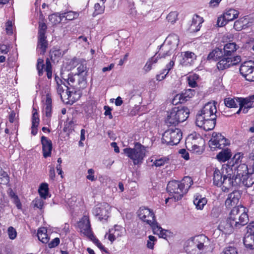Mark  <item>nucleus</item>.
Returning <instances> with one entry per match:
<instances>
[{"mask_svg": "<svg viewBox=\"0 0 254 254\" xmlns=\"http://www.w3.org/2000/svg\"><path fill=\"white\" fill-rule=\"evenodd\" d=\"M185 249L187 254H206L211 249V242L204 235L195 236L188 240Z\"/></svg>", "mask_w": 254, "mask_h": 254, "instance_id": "f257e3e1", "label": "nucleus"}, {"mask_svg": "<svg viewBox=\"0 0 254 254\" xmlns=\"http://www.w3.org/2000/svg\"><path fill=\"white\" fill-rule=\"evenodd\" d=\"M193 182L190 177H185L181 181L173 180L170 181L167 187V190L170 195L175 201L182 198L187 193L188 190L192 185Z\"/></svg>", "mask_w": 254, "mask_h": 254, "instance_id": "f03ea898", "label": "nucleus"}, {"mask_svg": "<svg viewBox=\"0 0 254 254\" xmlns=\"http://www.w3.org/2000/svg\"><path fill=\"white\" fill-rule=\"evenodd\" d=\"M123 151L127 156L131 159L133 164L140 165L142 163L145 156V147L139 142L134 144L133 148L128 147L123 149Z\"/></svg>", "mask_w": 254, "mask_h": 254, "instance_id": "7ed1b4c3", "label": "nucleus"}, {"mask_svg": "<svg viewBox=\"0 0 254 254\" xmlns=\"http://www.w3.org/2000/svg\"><path fill=\"white\" fill-rule=\"evenodd\" d=\"M229 218L236 228L247 224L249 221L245 208L243 206L234 207L230 213Z\"/></svg>", "mask_w": 254, "mask_h": 254, "instance_id": "20e7f679", "label": "nucleus"}, {"mask_svg": "<svg viewBox=\"0 0 254 254\" xmlns=\"http://www.w3.org/2000/svg\"><path fill=\"white\" fill-rule=\"evenodd\" d=\"M182 138V132L178 128H170L162 135V141L170 145H177Z\"/></svg>", "mask_w": 254, "mask_h": 254, "instance_id": "39448f33", "label": "nucleus"}, {"mask_svg": "<svg viewBox=\"0 0 254 254\" xmlns=\"http://www.w3.org/2000/svg\"><path fill=\"white\" fill-rule=\"evenodd\" d=\"M138 216L140 219L149 225L151 227L157 222L152 210L148 208L140 207L138 211Z\"/></svg>", "mask_w": 254, "mask_h": 254, "instance_id": "423d86ee", "label": "nucleus"}, {"mask_svg": "<svg viewBox=\"0 0 254 254\" xmlns=\"http://www.w3.org/2000/svg\"><path fill=\"white\" fill-rule=\"evenodd\" d=\"M217 109L215 102H209L205 104L202 109L198 111L196 115H201L204 119H216Z\"/></svg>", "mask_w": 254, "mask_h": 254, "instance_id": "0eeeda50", "label": "nucleus"}, {"mask_svg": "<svg viewBox=\"0 0 254 254\" xmlns=\"http://www.w3.org/2000/svg\"><path fill=\"white\" fill-rule=\"evenodd\" d=\"M241 74L250 81H254V62L247 61L242 64L240 67Z\"/></svg>", "mask_w": 254, "mask_h": 254, "instance_id": "6e6552de", "label": "nucleus"}, {"mask_svg": "<svg viewBox=\"0 0 254 254\" xmlns=\"http://www.w3.org/2000/svg\"><path fill=\"white\" fill-rule=\"evenodd\" d=\"M209 146L212 149H223L229 144L228 140L221 134L213 132L212 137L209 141Z\"/></svg>", "mask_w": 254, "mask_h": 254, "instance_id": "1a4fd4ad", "label": "nucleus"}, {"mask_svg": "<svg viewBox=\"0 0 254 254\" xmlns=\"http://www.w3.org/2000/svg\"><path fill=\"white\" fill-rule=\"evenodd\" d=\"M77 70V72L75 74L74 76H77L78 77L79 88L84 89L87 85V76L88 75V70L85 62L78 65Z\"/></svg>", "mask_w": 254, "mask_h": 254, "instance_id": "9d476101", "label": "nucleus"}, {"mask_svg": "<svg viewBox=\"0 0 254 254\" xmlns=\"http://www.w3.org/2000/svg\"><path fill=\"white\" fill-rule=\"evenodd\" d=\"M65 88L64 91L60 95L61 100L66 103L72 104L79 97H76V91L72 87L68 86L65 83H64Z\"/></svg>", "mask_w": 254, "mask_h": 254, "instance_id": "9b49d317", "label": "nucleus"}, {"mask_svg": "<svg viewBox=\"0 0 254 254\" xmlns=\"http://www.w3.org/2000/svg\"><path fill=\"white\" fill-rule=\"evenodd\" d=\"M216 120L212 118L204 119L201 115L196 116L195 124L197 126L206 131L213 129L216 124Z\"/></svg>", "mask_w": 254, "mask_h": 254, "instance_id": "f8f14e48", "label": "nucleus"}, {"mask_svg": "<svg viewBox=\"0 0 254 254\" xmlns=\"http://www.w3.org/2000/svg\"><path fill=\"white\" fill-rule=\"evenodd\" d=\"M254 95L246 98H238L237 101L239 102L240 109L237 112V114H239L242 111L245 114L247 113L248 109L254 107Z\"/></svg>", "mask_w": 254, "mask_h": 254, "instance_id": "ddd939ff", "label": "nucleus"}, {"mask_svg": "<svg viewBox=\"0 0 254 254\" xmlns=\"http://www.w3.org/2000/svg\"><path fill=\"white\" fill-rule=\"evenodd\" d=\"M78 226L80 229V232L84 235L91 238L93 237L92 232L91 229V225L89 218L87 216H83L81 220L78 223Z\"/></svg>", "mask_w": 254, "mask_h": 254, "instance_id": "4468645a", "label": "nucleus"}, {"mask_svg": "<svg viewBox=\"0 0 254 254\" xmlns=\"http://www.w3.org/2000/svg\"><path fill=\"white\" fill-rule=\"evenodd\" d=\"M238 186H241L240 181L239 178H235L234 175L231 177L230 174L228 175V176L225 175L223 177L222 181V186L224 188V191H228L233 187Z\"/></svg>", "mask_w": 254, "mask_h": 254, "instance_id": "2eb2a0df", "label": "nucleus"}, {"mask_svg": "<svg viewBox=\"0 0 254 254\" xmlns=\"http://www.w3.org/2000/svg\"><path fill=\"white\" fill-rule=\"evenodd\" d=\"M41 141L42 145L43 156L45 158L51 156L53 148L52 141L47 137L42 136L41 138Z\"/></svg>", "mask_w": 254, "mask_h": 254, "instance_id": "dca6fc26", "label": "nucleus"}, {"mask_svg": "<svg viewBox=\"0 0 254 254\" xmlns=\"http://www.w3.org/2000/svg\"><path fill=\"white\" fill-rule=\"evenodd\" d=\"M93 214L100 220H106L108 218V212L104 205H97L92 210Z\"/></svg>", "mask_w": 254, "mask_h": 254, "instance_id": "f3484780", "label": "nucleus"}, {"mask_svg": "<svg viewBox=\"0 0 254 254\" xmlns=\"http://www.w3.org/2000/svg\"><path fill=\"white\" fill-rule=\"evenodd\" d=\"M181 55L182 59L180 60V64L185 66L191 65L196 58L195 54L190 51L183 52Z\"/></svg>", "mask_w": 254, "mask_h": 254, "instance_id": "a211bd4d", "label": "nucleus"}, {"mask_svg": "<svg viewBox=\"0 0 254 254\" xmlns=\"http://www.w3.org/2000/svg\"><path fill=\"white\" fill-rule=\"evenodd\" d=\"M174 109L176 114L175 116H177L179 123L184 122L189 117L190 111L187 107H183L180 108L175 107Z\"/></svg>", "mask_w": 254, "mask_h": 254, "instance_id": "6ab92c4d", "label": "nucleus"}, {"mask_svg": "<svg viewBox=\"0 0 254 254\" xmlns=\"http://www.w3.org/2000/svg\"><path fill=\"white\" fill-rule=\"evenodd\" d=\"M240 197V195L238 191H234L230 193L225 201L226 206L230 208L236 205L239 201Z\"/></svg>", "mask_w": 254, "mask_h": 254, "instance_id": "aec40b11", "label": "nucleus"}, {"mask_svg": "<svg viewBox=\"0 0 254 254\" xmlns=\"http://www.w3.org/2000/svg\"><path fill=\"white\" fill-rule=\"evenodd\" d=\"M219 227L220 230L226 234L232 233L234 228H236L235 224L232 223L229 217L226 221L221 222L219 225Z\"/></svg>", "mask_w": 254, "mask_h": 254, "instance_id": "412c9836", "label": "nucleus"}, {"mask_svg": "<svg viewBox=\"0 0 254 254\" xmlns=\"http://www.w3.org/2000/svg\"><path fill=\"white\" fill-rule=\"evenodd\" d=\"M224 176L225 175L224 174V169L223 168L220 170L217 168H215L213 174V184L218 187L222 186V181Z\"/></svg>", "mask_w": 254, "mask_h": 254, "instance_id": "4be33fe9", "label": "nucleus"}, {"mask_svg": "<svg viewBox=\"0 0 254 254\" xmlns=\"http://www.w3.org/2000/svg\"><path fill=\"white\" fill-rule=\"evenodd\" d=\"M153 234L158 235L159 238L166 239L168 236L170 232L165 229H163L157 222L151 227Z\"/></svg>", "mask_w": 254, "mask_h": 254, "instance_id": "5701e85b", "label": "nucleus"}, {"mask_svg": "<svg viewBox=\"0 0 254 254\" xmlns=\"http://www.w3.org/2000/svg\"><path fill=\"white\" fill-rule=\"evenodd\" d=\"M195 91L193 89H188L185 90L180 94H178L176 98H178L180 102H184L188 101L194 96Z\"/></svg>", "mask_w": 254, "mask_h": 254, "instance_id": "b1692460", "label": "nucleus"}, {"mask_svg": "<svg viewBox=\"0 0 254 254\" xmlns=\"http://www.w3.org/2000/svg\"><path fill=\"white\" fill-rule=\"evenodd\" d=\"M203 22L202 17L195 14L192 19V22L190 26V30L194 32H197L199 30L201 25Z\"/></svg>", "mask_w": 254, "mask_h": 254, "instance_id": "393cba45", "label": "nucleus"}, {"mask_svg": "<svg viewBox=\"0 0 254 254\" xmlns=\"http://www.w3.org/2000/svg\"><path fill=\"white\" fill-rule=\"evenodd\" d=\"M249 174L247 165L245 164H241L237 167L236 174L234 176L235 178H239L241 183V180L244 178V176Z\"/></svg>", "mask_w": 254, "mask_h": 254, "instance_id": "a878e982", "label": "nucleus"}, {"mask_svg": "<svg viewBox=\"0 0 254 254\" xmlns=\"http://www.w3.org/2000/svg\"><path fill=\"white\" fill-rule=\"evenodd\" d=\"M48 43L46 36H38V41L37 49L40 50V54L44 55L48 48Z\"/></svg>", "mask_w": 254, "mask_h": 254, "instance_id": "bb28decb", "label": "nucleus"}, {"mask_svg": "<svg viewBox=\"0 0 254 254\" xmlns=\"http://www.w3.org/2000/svg\"><path fill=\"white\" fill-rule=\"evenodd\" d=\"M174 50H175V49H172L169 45L164 43L161 46L158 52V54L159 56H160V58H165L167 56H170Z\"/></svg>", "mask_w": 254, "mask_h": 254, "instance_id": "cd10ccee", "label": "nucleus"}, {"mask_svg": "<svg viewBox=\"0 0 254 254\" xmlns=\"http://www.w3.org/2000/svg\"><path fill=\"white\" fill-rule=\"evenodd\" d=\"M238 46L235 43H229L224 46L223 50L225 56L230 57L237 50Z\"/></svg>", "mask_w": 254, "mask_h": 254, "instance_id": "c85d7f7f", "label": "nucleus"}, {"mask_svg": "<svg viewBox=\"0 0 254 254\" xmlns=\"http://www.w3.org/2000/svg\"><path fill=\"white\" fill-rule=\"evenodd\" d=\"M224 56L223 49L217 48L209 54L207 59L219 61Z\"/></svg>", "mask_w": 254, "mask_h": 254, "instance_id": "c756f323", "label": "nucleus"}, {"mask_svg": "<svg viewBox=\"0 0 254 254\" xmlns=\"http://www.w3.org/2000/svg\"><path fill=\"white\" fill-rule=\"evenodd\" d=\"M232 156V153L230 149H222L216 156V158L220 162H225L228 160Z\"/></svg>", "mask_w": 254, "mask_h": 254, "instance_id": "7c9ffc66", "label": "nucleus"}, {"mask_svg": "<svg viewBox=\"0 0 254 254\" xmlns=\"http://www.w3.org/2000/svg\"><path fill=\"white\" fill-rule=\"evenodd\" d=\"M166 42V44L169 45L172 49L175 50L179 45V38L175 34H171L167 37Z\"/></svg>", "mask_w": 254, "mask_h": 254, "instance_id": "2f4dec72", "label": "nucleus"}, {"mask_svg": "<svg viewBox=\"0 0 254 254\" xmlns=\"http://www.w3.org/2000/svg\"><path fill=\"white\" fill-rule=\"evenodd\" d=\"M231 61H230L229 57L224 56L217 64V66L219 70H224L232 66Z\"/></svg>", "mask_w": 254, "mask_h": 254, "instance_id": "473e14b6", "label": "nucleus"}, {"mask_svg": "<svg viewBox=\"0 0 254 254\" xmlns=\"http://www.w3.org/2000/svg\"><path fill=\"white\" fill-rule=\"evenodd\" d=\"M175 110L173 109V110L168 114L167 118L165 121L166 124L168 126L170 125H176L178 124L179 121L177 120V116H175Z\"/></svg>", "mask_w": 254, "mask_h": 254, "instance_id": "72a5a7b5", "label": "nucleus"}, {"mask_svg": "<svg viewBox=\"0 0 254 254\" xmlns=\"http://www.w3.org/2000/svg\"><path fill=\"white\" fill-rule=\"evenodd\" d=\"M244 244L251 250L254 249V235L246 233L244 238Z\"/></svg>", "mask_w": 254, "mask_h": 254, "instance_id": "f704fd0d", "label": "nucleus"}, {"mask_svg": "<svg viewBox=\"0 0 254 254\" xmlns=\"http://www.w3.org/2000/svg\"><path fill=\"white\" fill-rule=\"evenodd\" d=\"M37 237L39 240L43 243L46 244L49 241V238L47 234V230L45 228H41L38 230Z\"/></svg>", "mask_w": 254, "mask_h": 254, "instance_id": "c9c22d12", "label": "nucleus"}, {"mask_svg": "<svg viewBox=\"0 0 254 254\" xmlns=\"http://www.w3.org/2000/svg\"><path fill=\"white\" fill-rule=\"evenodd\" d=\"M207 200L205 197H202L201 195H197L193 200V203L198 209L201 210L207 203Z\"/></svg>", "mask_w": 254, "mask_h": 254, "instance_id": "e433bc0d", "label": "nucleus"}, {"mask_svg": "<svg viewBox=\"0 0 254 254\" xmlns=\"http://www.w3.org/2000/svg\"><path fill=\"white\" fill-rule=\"evenodd\" d=\"M254 184V174H249L241 180V185L250 187Z\"/></svg>", "mask_w": 254, "mask_h": 254, "instance_id": "4c0bfd02", "label": "nucleus"}, {"mask_svg": "<svg viewBox=\"0 0 254 254\" xmlns=\"http://www.w3.org/2000/svg\"><path fill=\"white\" fill-rule=\"evenodd\" d=\"M239 12L234 9H230L227 10L223 15L228 21H232L238 17Z\"/></svg>", "mask_w": 254, "mask_h": 254, "instance_id": "58836bf2", "label": "nucleus"}, {"mask_svg": "<svg viewBox=\"0 0 254 254\" xmlns=\"http://www.w3.org/2000/svg\"><path fill=\"white\" fill-rule=\"evenodd\" d=\"M52 99L51 97L47 95L46 97V102L44 105V111L45 112L46 117L49 118L52 115Z\"/></svg>", "mask_w": 254, "mask_h": 254, "instance_id": "ea45409f", "label": "nucleus"}, {"mask_svg": "<svg viewBox=\"0 0 254 254\" xmlns=\"http://www.w3.org/2000/svg\"><path fill=\"white\" fill-rule=\"evenodd\" d=\"M79 16V13L77 12L69 11L64 13H60V17L65 18L66 20H72L77 18Z\"/></svg>", "mask_w": 254, "mask_h": 254, "instance_id": "a19ab883", "label": "nucleus"}, {"mask_svg": "<svg viewBox=\"0 0 254 254\" xmlns=\"http://www.w3.org/2000/svg\"><path fill=\"white\" fill-rule=\"evenodd\" d=\"M55 79L57 83V92L60 95H61V94L65 90V88L64 86V83L65 82H64L62 79H60L58 76H56Z\"/></svg>", "mask_w": 254, "mask_h": 254, "instance_id": "79ce46f5", "label": "nucleus"}, {"mask_svg": "<svg viewBox=\"0 0 254 254\" xmlns=\"http://www.w3.org/2000/svg\"><path fill=\"white\" fill-rule=\"evenodd\" d=\"M48 185L47 183H42L39 189V193L41 197L46 199L48 195Z\"/></svg>", "mask_w": 254, "mask_h": 254, "instance_id": "37998d69", "label": "nucleus"}, {"mask_svg": "<svg viewBox=\"0 0 254 254\" xmlns=\"http://www.w3.org/2000/svg\"><path fill=\"white\" fill-rule=\"evenodd\" d=\"M247 21L246 18H241L236 20L234 24V28L237 31H240L244 28Z\"/></svg>", "mask_w": 254, "mask_h": 254, "instance_id": "c03bdc74", "label": "nucleus"}, {"mask_svg": "<svg viewBox=\"0 0 254 254\" xmlns=\"http://www.w3.org/2000/svg\"><path fill=\"white\" fill-rule=\"evenodd\" d=\"M9 182V177L7 173L0 168V184L7 185Z\"/></svg>", "mask_w": 254, "mask_h": 254, "instance_id": "a18cd8bd", "label": "nucleus"}, {"mask_svg": "<svg viewBox=\"0 0 254 254\" xmlns=\"http://www.w3.org/2000/svg\"><path fill=\"white\" fill-rule=\"evenodd\" d=\"M237 99H236L235 101L234 99L227 98L225 99L224 103L225 105L228 107L234 108L237 106V104H239V102L237 101Z\"/></svg>", "mask_w": 254, "mask_h": 254, "instance_id": "49530a36", "label": "nucleus"}, {"mask_svg": "<svg viewBox=\"0 0 254 254\" xmlns=\"http://www.w3.org/2000/svg\"><path fill=\"white\" fill-rule=\"evenodd\" d=\"M125 232V229L120 226H115V229L113 231V234L115 235L117 238L122 236Z\"/></svg>", "mask_w": 254, "mask_h": 254, "instance_id": "de8ad7c7", "label": "nucleus"}, {"mask_svg": "<svg viewBox=\"0 0 254 254\" xmlns=\"http://www.w3.org/2000/svg\"><path fill=\"white\" fill-rule=\"evenodd\" d=\"M58 14H52L49 16V19L52 23L56 24L62 20V18L60 17V13H59V15H58Z\"/></svg>", "mask_w": 254, "mask_h": 254, "instance_id": "09e8293b", "label": "nucleus"}, {"mask_svg": "<svg viewBox=\"0 0 254 254\" xmlns=\"http://www.w3.org/2000/svg\"><path fill=\"white\" fill-rule=\"evenodd\" d=\"M45 66L44 64V60L42 59H38L37 64V69L38 71V74L41 76L43 73V68Z\"/></svg>", "mask_w": 254, "mask_h": 254, "instance_id": "8fccbe9b", "label": "nucleus"}, {"mask_svg": "<svg viewBox=\"0 0 254 254\" xmlns=\"http://www.w3.org/2000/svg\"><path fill=\"white\" fill-rule=\"evenodd\" d=\"M221 254H238V252L235 247L228 246L224 249Z\"/></svg>", "mask_w": 254, "mask_h": 254, "instance_id": "3c124183", "label": "nucleus"}, {"mask_svg": "<svg viewBox=\"0 0 254 254\" xmlns=\"http://www.w3.org/2000/svg\"><path fill=\"white\" fill-rule=\"evenodd\" d=\"M186 144L187 145V147H188L189 149H190L193 152L199 154L202 152L200 147L195 144H192L191 143L190 144L189 142H188L186 143Z\"/></svg>", "mask_w": 254, "mask_h": 254, "instance_id": "603ef678", "label": "nucleus"}, {"mask_svg": "<svg viewBox=\"0 0 254 254\" xmlns=\"http://www.w3.org/2000/svg\"><path fill=\"white\" fill-rule=\"evenodd\" d=\"M75 76L74 75L69 74L67 78H64V77H62V78L64 80V82L66 85L68 84L70 86V87H72V86H74L73 84L74 83L75 80Z\"/></svg>", "mask_w": 254, "mask_h": 254, "instance_id": "864d4df0", "label": "nucleus"}, {"mask_svg": "<svg viewBox=\"0 0 254 254\" xmlns=\"http://www.w3.org/2000/svg\"><path fill=\"white\" fill-rule=\"evenodd\" d=\"M178 15L177 11H172L167 15V19L171 23H174L177 20Z\"/></svg>", "mask_w": 254, "mask_h": 254, "instance_id": "5fc2aeb1", "label": "nucleus"}, {"mask_svg": "<svg viewBox=\"0 0 254 254\" xmlns=\"http://www.w3.org/2000/svg\"><path fill=\"white\" fill-rule=\"evenodd\" d=\"M169 159L167 158H161L158 159H156L153 162V165L156 167H161L163 166L166 163H168Z\"/></svg>", "mask_w": 254, "mask_h": 254, "instance_id": "6e6d98bb", "label": "nucleus"}, {"mask_svg": "<svg viewBox=\"0 0 254 254\" xmlns=\"http://www.w3.org/2000/svg\"><path fill=\"white\" fill-rule=\"evenodd\" d=\"M7 234L9 238L11 240L15 239L17 236V232L15 229L12 226L8 228Z\"/></svg>", "mask_w": 254, "mask_h": 254, "instance_id": "4d7b16f0", "label": "nucleus"}, {"mask_svg": "<svg viewBox=\"0 0 254 254\" xmlns=\"http://www.w3.org/2000/svg\"><path fill=\"white\" fill-rule=\"evenodd\" d=\"M33 111H35V112H34L32 114V125H33V126H38L39 118L38 117V113L34 109Z\"/></svg>", "mask_w": 254, "mask_h": 254, "instance_id": "13d9d810", "label": "nucleus"}, {"mask_svg": "<svg viewBox=\"0 0 254 254\" xmlns=\"http://www.w3.org/2000/svg\"><path fill=\"white\" fill-rule=\"evenodd\" d=\"M32 203H33L34 207H36L39 209H42L44 204V201L43 199L41 198H35L32 201Z\"/></svg>", "mask_w": 254, "mask_h": 254, "instance_id": "bf43d9fd", "label": "nucleus"}, {"mask_svg": "<svg viewBox=\"0 0 254 254\" xmlns=\"http://www.w3.org/2000/svg\"><path fill=\"white\" fill-rule=\"evenodd\" d=\"M50 56L51 60L55 61L61 56V52L59 50L51 51Z\"/></svg>", "mask_w": 254, "mask_h": 254, "instance_id": "052dcab7", "label": "nucleus"}, {"mask_svg": "<svg viewBox=\"0 0 254 254\" xmlns=\"http://www.w3.org/2000/svg\"><path fill=\"white\" fill-rule=\"evenodd\" d=\"M47 25L45 23H40L39 26L38 36H45Z\"/></svg>", "mask_w": 254, "mask_h": 254, "instance_id": "680f3d73", "label": "nucleus"}, {"mask_svg": "<svg viewBox=\"0 0 254 254\" xmlns=\"http://www.w3.org/2000/svg\"><path fill=\"white\" fill-rule=\"evenodd\" d=\"M149 240L147 242V247L148 248L153 249L154 247V242L156 241V238L152 235L148 237Z\"/></svg>", "mask_w": 254, "mask_h": 254, "instance_id": "e2e57ef3", "label": "nucleus"}, {"mask_svg": "<svg viewBox=\"0 0 254 254\" xmlns=\"http://www.w3.org/2000/svg\"><path fill=\"white\" fill-rule=\"evenodd\" d=\"M228 21L225 18L224 16L221 15V16L218 17L217 21V25L218 27H222L225 25Z\"/></svg>", "mask_w": 254, "mask_h": 254, "instance_id": "0e129e2a", "label": "nucleus"}, {"mask_svg": "<svg viewBox=\"0 0 254 254\" xmlns=\"http://www.w3.org/2000/svg\"><path fill=\"white\" fill-rule=\"evenodd\" d=\"M220 213V210L219 208L214 207L212 208L210 215L214 218H217L219 216Z\"/></svg>", "mask_w": 254, "mask_h": 254, "instance_id": "69168bd1", "label": "nucleus"}, {"mask_svg": "<svg viewBox=\"0 0 254 254\" xmlns=\"http://www.w3.org/2000/svg\"><path fill=\"white\" fill-rule=\"evenodd\" d=\"M60 241V239L58 238H56L54 239L50 243H49V247L50 248L56 247L59 244Z\"/></svg>", "mask_w": 254, "mask_h": 254, "instance_id": "338daca9", "label": "nucleus"}, {"mask_svg": "<svg viewBox=\"0 0 254 254\" xmlns=\"http://www.w3.org/2000/svg\"><path fill=\"white\" fill-rule=\"evenodd\" d=\"M247 234L254 235V221L250 223L247 227Z\"/></svg>", "mask_w": 254, "mask_h": 254, "instance_id": "774afa93", "label": "nucleus"}]
</instances>
